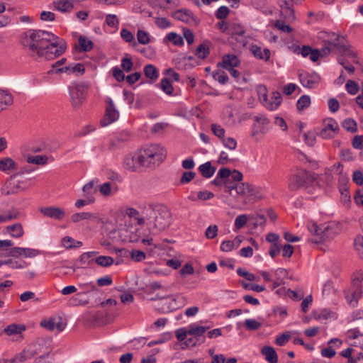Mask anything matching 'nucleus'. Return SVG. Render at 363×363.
<instances>
[{"instance_id": "obj_1", "label": "nucleus", "mask_w": 363, "mask_h": 363, "mask_svg": "<svg viewBox=\"0 0 363 363\" xmlns=\"http://www.w3.org/2000/svg\"><path fill=\"white\" fill-rule=\"evenodd\" d=\"M21 44L30 56L47 60L58 57L67 49L66 42L63 39L43 30H30L25 33Z\"/></svg>"}, {"instance_id": "obj_2", "label": "nucleus", "mask_w": 363, "mask_h": 363, "mask_svg": "<svg viewBox=\"0 0 363 363\" xmlns=\"http://www.w3.org/2000/svg\"><path fill=\"white\" fill-rule=\"evenodd\" d=\"M145 223L150 233L157 235L166 230L170 225L171 213L167 206L162 204L145 205L142 209Z\"/></svg>"}, {"instance_id": "obj_3", "label": "nucleus", "mask_w": 363, "mask_h": 363, "mask_svg": "<svg viewBox=\"0 0 363 363\" xmlns=\"http://www.w3.org/2000/svg\"><path fill=\"white\" fill-rule=\"evenodd\" d=\"M143 164L145 167H150L160 164L167 155L166 150L159 144H152L141 149L138 152Z\"/></svg>"}, {"instance_id": "obj_4", "label": "nucleus", "mask_w": 363, "mask_h": 363, "mask_svg": "<svg viewBox=\"0 0 363 363\" xmlns=\"http://www.w3.org/2000/svg\"><path fill=\"white\" fill-rule=\"evenodd\" d=\"M312 175L304 169H298L289 177L288 188L295 191L303 187L312 180Z\"/></svg>"}, {"instance_id": "obj_5", "label": "nucleus", "mask_w": 363, "mask_h": 363, "mask_svg": "<svg viewBox=\"0 0 363 363\" xmlns=\"http://www.w3.org/2000/svg\"><path fill=\"white\" fill-rule=\"evenodd\" d=\"M18 174H14L5 182L1 189V194L4 196L16 194L25 191L28 187L23 181H16L15 177Z\"/></svg>"}, {"instance_id": "obj_6", "label": "nucleus", "mask_w": 363, "mask_h": 363, "mask_svg": "<svg viewBox=\"0 0 363 363\" xmlns=\"http://www.w3.org/2000/svg\"><path fill=\"white\" fill-rule=\"evenodd\" d=\"M339 130L337 122L332 118H328L323 121V128L317 130L315 134L323 139H330L336 135Z\"/></svg>"}, {"instance_id": "obj_7", "label": "nucleus", "mask_w": 363, "mask_h": 363, "mask_svg": "<svg viewBox=\"0 0 363 363\" xmlns=\"http://www.w3.org/2000/svg\"><path fill=\"white\" fill-rule=\"evenodd\" d=\"M308 230L315 235L318 237V240H315L314 242H319L326 239H330L333 237V225H328L321 229L315 223L308 222L307 225ZM313 242V240H312Z\"/></svg>"}, {"instance_id": "obj_8", "label": "nucleus", "mask_w": 363, "mask_h": 363, "mask_svg": "<svg viewBox=\"0 0 363 363\" xmlns=\"http://www.w3.org/2000/svg\"><path fill=\"white\" fill-rule=\"evenodd\" d=\"M298 79L301 84L306 88L315 89L320 82L321 78L319 74L315 72H308L306 71H301L298 73Z\"/></svg>"}, {"instance_id": "obj_9", "label": "nucleus", "mask_w": 363, "mask_h": 363, "mask_svg": "<svg viewBox=\"0 0 363 363\" xmlns=\"http://www.w3.org/2000/svg\"><path fill=\"white\" fill-rule=\"evenodd\" d=\"M245 34V30L242 24L237 23L230 24L228 35L238 42L239 47H245L247 43Z\"/></svg>"}, {"instance_id": "obj_10", "label": "nucleus", "mask_w": 363, "mask_h": 363, "mask_svg": "<svg viewBox=\"0 0 363 363\" xmlns=\"http://www.w3.org/2000/svg\"><path fill=\"white\" fill-rule=\"evenodd\" d=\"M106 111L104 118L101 121L102 126H106L116 121L119 116L118 111L116 109L114 103L111 98L106 99Z\"/></svg>"}, {"instance_id": "obj_11", "label": "nucleus", "mask_w": 363, "mask_h": 363, "mask_svg": "<svg viewBox=\"0 0 363 363\" xmlns=\"http://www.w3.org/2000/svg\"><path fill=\"white\" fill-rule=\"evenodd\" d=\"M72 105L74 108H79L85 99L84 89L82 85L74 84L69 87Z\"/></svg>"}, {"instance_id": "obj_12", "label": "nucleus", "mask_w": 363, "mask_h": 363, "mask_svg": "<svg viewBox=\"0 0 363 363\" xmlns=\"http://www.w3.org/2000/svg\"><path fill=\"white\" fill-rule=\"evenodd\" d=\"M269 120L264 115L256 116L252 127L251 136L256 138L259 134H265L268 131Z\"/></svg>"}, {"instance_id": "obj_13", "label": "nucleus", "mask_w": 363, "mask_h": 363, "mask_svg": "<svg viewBox=\"0 0 363 363\" xmlns=\"http://www.w3.org/2000/svg\"><path fill=\"white\" fill-rule=\"evenodd\" d=\"M123 167L128 171L137 172L143 167V162L138 152L135 155H128L123 160Z\"/></svg>"}, {"instance_id": "obj_14", "label": "nucleus", "mask_w": 363, "mask_h": 363, "mask_svg": "<svg viewBox=\"0 0 363 363\" xmlns=\"http://www.w3.org/2000/svg\"><path fill=\"white\" fill-rule=\"evenodd\" d=\"M174 18L189 24L190 26H197L199 21L194 17L192 12L188 9L177 10L172 14Z\"/></svg>"}, {"instance_id": "obj_15", "label": "nucleus", "mask_w": 363, "mask_h": 363, "mask_svg": "<svg viewBox=\"0 0 363 363\" xmlns=\"http://www.w3.org/2000/svg\"><path fill=\"white\" fill-rule=\"evenodd\" d=\"M362 287L352 286L345 291V298L352 307H356L358 305V301L362 298Z\"/></svg>"}, {"instance_id": "obj_16", "label": "nucleus", "mask_w": 363, "mask_h": 363, "mask_svg": "<svg viewBox=\"0 0 363 363\" xmlns=\"http://www.w3.org/2000/svg\"><path fill=\"white\" fill-rule=\"evenodd\" d=\"M40 211L45 216L55 220H62L65 216L62 208L54 206L41 208Z\"/></svg>"}, {"instance_id": "obj_17", "label": "nucleus", "mask_w": 363, "mask_h": 363, "mask_svg": "<svg viewBox=\"0 0 363 363\" xmlns=\"http://www.w3.org/2000/svg\"><path fill=\"white\" fill-rule=\"evenodd\" d=\"M282 97L279 91H273L270 98L266 100L262 104L269 111H275L281 105Z\"/></svg>"}, {"instance_id": "obj_18", "label": "nucleus", "mask_w": 363, "mask_h": 363, "mask_svg": "<svg viewBox=\"0 0 363 363\" xmlns=\"http://www.w3.org/2000/svg\"><path fill=\"white\" fill-rule=\"evenodd\" d=\"M240 64V61L235 55L228 54L223 57L222 62H218L217 66L225 69H228L232 67H238Z\"/></svg>"}, {"instance_id": "obj_19", "label": "nucleus", "mask_w": 363, "mask_h": 363, "mask_svg": "<svg viewBox=\"0 0 363 363\" xmlns=\"http://www.w3.org/2000/svg\"><path fill=\"white\" fill-rule=\"evenodd\" d=\"M13 103V95L6 90L0 89V112L7 109Z\"/></svg>"}, {"instance_id": "obj_20", "label": "nucleus", "mask_w": 363, "mask_h": 363, "mask_svg": "<svg viewBox=\"0 0 363 363\" xmlns=\"http://www.w3.org/2000/svg\"><path fill=\"white\" fill-rule=\"evenodd\" d=\"M231 171L228 168L223 167L218 170L216 178L211 182V184L216 186H223L225 181L230 177Z\"/></svg>"}, {"instance_id": "obj_21", "label": "nucleus", "mask_w": 363, "mask_h": 363, "mask_svg": "<svg viewBox=\"0 0 363 363\" xmlns=\"http://www.w3.org/2000/svg\"><path fill=\"white\" fill-rule=\"evenodd\" d=\"M250 50L253 55L259 60L267 61L270 58V50L267 48L262 50L261 47L252 45Z\"/></svg>"}, {"instance_id": "obj_22", "label": "nucleus", "mask_w": 363, "mask_h": 363, "mask_svg": "<svg viewBox=\"0 0 363 363\" xmlns=\"http://www.w3.org/2000/svg\"><path fill=\"white\" fill-rule=\"evenodd\" d=\"M53 6L55 9L62 13L70 12L74 7L73 2L70 0H57L53 2Z\"/></svg>"}, {"instance_id": "obj_23", "label": "nucleus", "mask_w": 363, "mask_h": 363, "mask_svg": "<svg viewBox=\"0 0 363 363\" xmlns=\"http://www.w3.org/2000/svg\"><path fill=\"white\" fill-rule=\"evenodd\" d=\"M261 353L264 356L269 363H277L278 355L275 350L271 346H264L261 350Z\"/></svg>"}, {"instance_id": "obj_24", "label": "nucleus", "mask_w": 363, "mask_h": 363, "mask_svg": "<svg viewBox=\"0 0 363 363\" xmlns=\"http://www.w3.org/2000/svg\"><path fill=\"white\" fill-rule=\"evenodd\" d=\"M84 70H85V69H84V66L83 64L77 63L74 65H67V66H65L61 68H59V69H57V70L56 72H60V73L65 72V73H68V74L78 72V73H80L82 74H84Z\"/></svg>"}, {"instance_id": "obj_25", "label": "nucleus", "mask_w": 363, "mask_h": 363, "mask_svg": "<svg viewBox=\"0 0 363 363\" xmlns=\"http://www.w3.org/2000/svg\"><path fill=\"white\" fill-rule=\"evenodd\" d=\"M86 292H79L72 296L69 303L72 306H86L89 303V300L84 297Z\"/></svg>"}, {"instance_id": "obj_26", "label": "nucleus", "mask_w": 363, "mask_h": 363, "mask_svg": "<svg viewBox=\"0 0 363 363\" xmlns=\"http://www.w3.org/2000/svg\"><path fill=\"white\" fill-rule=\"evenodd\" d=\"M6 230L13 238H19L24 234L23 226L21 223H17L6 228Z\"/></svg>"}, {"instance_id": "obj_27", "label": "nucleus", "mask_w": 363, "mask_h": 363, "mask_svg": "<svg viewBox=\"0 0 363 363\" xmlns=\"http://www.w3.org/2000/svg\"><path fill=\"white\" fill-rule=\"evenodd\" d=\"M247 197L250 198L252 202L259 201L264 197L262 189L259 186H255L251 184L249 189V193L247 194Z\"/></svg>"}, {"instance_id": "obj_28", "label": "nucleus", "mask_w": 363, "mask_h": 363, "mask_svg": "<svg viewBox=\"0 0 363 363\" xmlns=\"http://www.w3.org/2000/svg\"><path fill=\"white\" fill-rule=\"evenodd\" d=\"M16 163L11 157H3L0 160V171L8 173L16 169Z\"/></svg>"}, {"instance_id": "obj_29", "label": "nucleus", "mask_w": 363, "mask_h": 363, "mask_svg": "<svg viewBox=\"0 0 363 363\" xmlns=\"http://www.w3.org/2000/svg\"><path fill=\"white\" fill-rule=\"evenodd\" d=\"M96 254L97 252L94 251L84 252L80 255L77 262L82 265V267H84L83 265H91L95 262V258L94 257Z\"/></svg>"}, {"instance_id": "obj_30", "label": "nucleus", "mask_w": 363, "mask_h": 363, "mask_svg": "<svg viewBox=\"0 0 363 363\" xmlns=\"http://www.w3.org/2000/svg\"><path fill=\"white\" fill-rule=\"evenodd\" d=\"M126 214L131 218H133L136 220V223L139 225H143L145 223V215L141 213L142 215H140V212L133 208H128L126 210Z\"/></svg>"}, {"instance_id": "obj_31", "label": "nucleus", "mask_w": 363, "mask_h": 363, "mask_svg": "<svg viewBox=\"0 0 363 363\" xmlns=\"http://www.w3.org/2000/svg\"><path fill=\"white\" fill-rule=\"evenodd\" d=\"M37 354L35 351L23 350L21 352L16 354L15 357L11 359V363L23 362L28 359L32 358Z\"/></svg>"}, {"instance_id": "obj_32", "label": "nucleus", "mask_w": 363, "mask_h": 363, "mask_svg": "<svg viewBox=\"0 0 363 363\" xmlns=\"http://www.w3.org/2000/svg\"><path fill=\"white\" fill-rule=\"evenodd\" d=\"M209 328V327L200 326L195 324H191L189 325V335L199 337L200 340H202L203 337V334L206 332V330Z\"/></svg>"}, {"instance_id": "obj_33", "label": "nucleus", "mask_w": 363, "mask_h": 363, "mask_svg": "<svg viewBox=\"0 0 363 363\" xmlns=\"http://www.w3.org/2000/svg\"><path fill=\"white\" fill-rule=\"evenodd\" d=\"M199 170L205 178H211L216 172V168L211 166L210 162H206L199 166Z\"/></svg>"}, {"instance_id": "obj_34", "label": "nucleus", "mask_w": 363, "mask_h": 363, "mask_svg": "<svg viewBox=\"0 0 363 363\" xmlns=\"http://www.w3.org/2000/svg\"><path fill=\"white\" fill-rule=\"evenodd\" d=\"M78 44L80 52H88L92 50L94 46V43L91 40H89L87 38L82 35L79 36L78 39Z\"/></svg>"}, {"instance_id": "obj_35", "label": "nucleus", "mask_w": 363, "mask_h": 363, "mask_svg": "<svg viewBox=\"0 0 363 363\" xmlns=\"http://www.w3.org/2000/svg\"><path fill=\"white\" fill-rule=\"evenodd\" d=\"M24 330L26 327L23 324H11L4 329V333L8 335H13L21 334Z\"/></svg>"}, {"instance_id": "obj_36", "label": "nucleus", "mask_w": 363, "mask_h": 363, "mask_svg": "<svg viewBox=\"0 0 363 363\" xmlns=\"http://www.w3.org/2000/svg\"><path fill=\"white\" fill-rule=\"evenodd\" d=\"M95 218H96L95 215L92 213L80 212V213H75L72 214L70 218L73 223H78L81 220H91Z\"/></svg>"}, {"instance_id": "obj_37", "label": "nucleus", "mask_w": 363, "mask_h": 363, "mask_svg": "<svg viewBox=\"0 0 363 363\" xmlns=\"http://www.w3.org/2000/svg\"><path fill=\"white\" fill-rule=\"evenodd\" d=\"M143 72L146 77L155 81L159 77V72L157 67L152 65H147L144 67Z\"/></svg>"}, {"instance_id": "obj_38", "label": "nucleus", "mask_w": 363, "mask_h": 363, "mask_svg": "<svg viewBox=\"0 0 363 363\" xmlns=\"http://www.w3.org/2000/svg\"><path fill=\"white\" fill-rule=\"evenodd\" d=\"M329 45H332L333 48H337L340 52H345L347 50L345 39L339 35L337 36L335 42H329Z\"/></svg>"}, {"instance_id": "obj_39", "label": "nucleus", "mask_w": 363, "mask_h": 363, "mask_svg": "<svg viewBox=\"0 0 363 363\" xmlns=\"http://www.w3.org/2000/svg\"><path fill=\"white\" fill-rule=\"evenodd\" d=\"M311 104V97L308 95H302L296 102V108L298 111H303L310 106Z\"/></svg>"}, {"instance_id": "obj_40", "label": "nucleus", "mask_w": 363, "mask_h": 363, "mask_svg": "<svg viewBox=\"0 0 363 363\" xmlns=\"http://www.w3.org/2000/svg\"><path fill=\"white\" fill-rule=\"evenodd\" d=\"M210 53L209 46L206 43H202L198 46L195 51V55L199 58L204 60Z\"/></svg>"}, {"instance_id": "obj_41", "label": "nucleus", "mask_w": 363, "mask_h": 363, "mask_svg": "<svg viewBox=\"0 0 363 363\" xmlns=\"http://www.w3.org/2000/svg\"><path fill=\"white\" fill-rule=\"evenodd\" d=\"M204 341L205 337H202V340H200V337L193 336L186 339V340L182 343V348L185 349L189 347H194L197 345H201L204 342Z\"/></svg>"}, {"instance_id": "obj_42", "label": "nucleus", "mask_w": 363, "mask_h": 363, "mask_svg": "<svg viewBox=\"0 0 363 363\" xmlns=\"http://www.w3.org/2000/svg\"><path fill=\"white\" fill-rule=\"evenodd\" d=\"M95 262L101 267H108L112 265L114 262L113 257L110 256H99L95 258Z\"/></svg>"}, {"instance_id": "obj_43", "label": "nucleus", "mask_w": 363, "mask_h": 363, "mask_svg": "<svg viewBox=\"0 0 363 363\" xmlns=\"http://www.w3.org/2000/svg\"><path fill=\"white\" fill-rule=\"evenodd\" d=\"M336 293V289L334 286V284L332 281H327L323 287L322 294L323 296L328 297Z\"/></svg>"}, {"instance_id": "obj_44", "label": "nucleus", "mask_w": 363, "mask_h": 363, "mask_svg": "<svg viewBox=\"0 0 363 363\" xmlns=\"http://www.w3.org/2000/svg\"><path fill=\"white\" fill-rule=\"evenodd\" d=\"M165 39L172 43L174 45L181 46L184 45L182 37L174 32L168 33L166 35Z\"/></svg>"}, {"instance_id": "obj_45", "label": "nucleus", "mask_w": 363, "mask_h": 363, "mask_svg": "<svg viewBox=\"0 0 363 363\" xmlns=\"http://www.w3.org/2000/svg\"><path fill=\"white\" fill-rule=\"evenodd\" d=\"M342 125L346 130L351 133H355L357 130V124L356 121L350 118L345 119Z\"/></svg>"}, {"instance_id": "obj_46", "label": "nucleus", "mask_w": 363, "mask_h": 363, "mask_svg": "<svg viewBox=\"0 0 363 363\" xmlns=\"http://www.w3.org/2000/svg\"><path fill=\"white\" fill-rule=\"evenodd\" d=\"M212 76L216 81H218L221 84H225L229 79L228 74L221 70L214 72Z\"/></svg>"}, {"instance_id": "obj_47", "label": "nucleus", "mask_w": 363, "mask_h": 363, "mask_svg": "<svg viewBox=\"0 0 363 363\" xmlns=\"http://www.w3.org/2000/svg\"><path fill=\"white\" fill-rule=\"evenodd\" d=\"M160 84V88L165 94L167 95L172 94L174 89L170 81L167 78L164 77L162 79Z\"/></svg>"}, {"instance_id": "obj_48", "label": "nucleus", "mask_w": 363, "mask_h": 363, "mask_svg": "<svg viewBox=\"0 0 363 363\" xmlns=\"http://www.w3.org/2000/svg\"><path fill=\"white\" fill-rule=\"evenodd\" d=\"M27 162L31 164H45L48 162V157L45 155L29 156Z\"/></svg>"}, {"instance_id": "obj_49", "label": "nucleus", "mask_w": 363, "mask_h": 363, "mask_svg": "<svg viewBox=\"0 0 363 363\" xmlns=\"http://www.w3.org/2000/svg\"><path fill=\"white\" fill-rule=\"evenodd\" d=\"M291 338V333L289 331H286L283 334L278 335L275 339L276 345L279 346L285 345Z\"/></svg>"}, {"instance_id": "obj_50", "label": "nucleus", "mask_w": 363, "mask_h": 363, "mask_svg": "<svg viewBox=\"0 0 363 363\" xmlns=\"http://www.w3.org/2000/svg\"><path fill=\"white\" fill-rule=\"evenodd\" d=\"M257 91L258 95V99L262 104L264 102H266V100L268 99L267 89L264 85H259L257 87Z\"/></svg>"}, {"instance_id": "obj_51", "label": "nucleus", "mask_w": 363, "mask_h": 363, "mask_svg": "<svg viewBox=\"0 0 363 363\" xmlns=\"http://www.w3.org/2000/svg\"><path fill=\"white\" fill-rule=\"evenodd\" d=\"M281 15L284 16V18H287L289 19L294 20V10L288 5L287 3L285 4V6H281Z\"/></svg>"}, {"instance_id": "obj_52", "label": "nucleus", "mask_w": 363, "mask_h": 363, "mask_svg": "<svg viewBox=\"0 0 363 363\" xmlns=\"http://www.w3.org/2000/svg\"><path fill=\"white\" fill-rule=\"evenodd\" d=\"M130 257L135 262H139L145 259L146 254L143 251L139 250H133L130 252Z\"/></svg>"}, {"instance_id": "obj_53", "label": "nucleus", "mask_w": 363, "mask_h": 363, "mask_svg": "<svg viewBox=\"0 0 363 363\" xmlns=\"http://www.w3.org/2000/svg\"><path fill=\"white\" fill-rule=\"evenodd\" d=\"M82 191L84 194V196L89 198L96 191V189L94 188V181H90L87 184H86L82 189Z\"/></svg>"}, {"instance_id": "obj_54", "label": "nucleus", "mask_w": 363, "mask_h": 363, "mask_svg": "<svg viewBox=\"0 0 363 363\" xmlns=\"http://www.w3.org/2000/svg\"><path fill=\"white\" fill-rule=\"evenodd\" d=\"M261 323L255 319H246L245 326L248 330H256L261 327Z\"/></svg>"}, {"instance_id": "obj_55", "label": "nucleus", "mask_w": 363, "mask_h": 363, "mask_svg": "<svg viewBox=\"0 0 363 363\" xmlns=\"http://www.w3.org/2000/svg\"><path fill=\"white\" fill-rule=\"evenodd\" d=\"M138 41L143 45H146L150 42L149 34L142 30H138L137 32Z\"/></svg>"}, {"instance_id": "obj_56", "label": "nucleus", "mask_w": 363, "mask_h": 363, "mask_svg": "<svg viewBox=\"0 0 363 363\" xmlns=\"http://www.w3.org/2000/svg\"><path fill=\"white\" fill-rule=\"evenodd\" d=\"M250 185V184L247 182H242L238 184V187H236L238 194L247 196V193H249Z\"/></svg>"}, {"instance_id": "obj_57", "label": "nucleus", "mask_w": 363, "mask_h": 363, "mask_svg": "<svg viewBox=\"0 0 363 363\" xmlns=\"http://www.w3.org/2000/svg\"><path fill=\"white\" fill-rule=\"evenodd\" d=\"M230 13L229 9L225 6H222L216 11V17L218 19L223 20L227 18Z\"/></svg>"}, {"instance_id": "obj_58", "label": "nucleus", "mask_w": 363, "mask_h": 363, "mask_svg": "<svg viewBox=\"0 0 363 363\" xmlns=\"http://www.w3.org/2000/svg\"><path fill=\"white\" fill-rule=\"evenodd\" d=\"M363 273L356 272L352 276V286L362 287Z\"/></svg>"}, {"instance_id": "obj_59", "label": "nucleus", "mask_w": 363, "mask_h": 363, "mask_svg": "<svg viewBox=\"0 0 363 363\" xmlns=\"http://www.w3.org/2000/svg\"><path fill=\"white\" fill-rule=\"evenodd\" d=\"M19 212L12 211L9 212L6 215H0V223L7 222L9 220L17 219L19 217Z\"/></svg>"}, {"instance_id": "obj_60", "label": "nucleus", "mask_w": 363, "mask_h": 363, "mask_svg": "<svg viewBox=\"0 0 363 363\" xmlns=\"http://www.w3.org/2000/svg\"><path fill=\"white\" fill-rule=\"evenodd\" d=\"M345 86L347 91L352 95L356 94L359 91V86L357 84L352 80L347 81Z\"/></svg>"}, {"instance_id": "obj_61", "label": "nucleus", "mask_w": 363, "mask_h": 363, "mask_svg": "<svg viewBox=\"0 0 363 363\" xmlns=\"http://www.w3.org/2000/svg\"><path fill=\"white\" fill-rule=\"evenodd\" d=\"M274 26L277 29H279L284 33H289L292 31L291 27L289 25L286 24L285 22L281 20L277 21L274 23Z\"/></svg>"}, {"instance_id": "obj_62", "label": "nucleus", "mask_w": 363, "mask_h": 363, "mask_svg": "<svg viewBox=\"0 0 363 363\" xmlns=\"http://www.w3.org/2000/svg\"><path fill=\"white\" fill-rule=\"evenodd\" d=\"M99 191L103 196H111L112 194L111 184L110 182H106L103 184L99 187Z\"/></svg>"}, {"instance_id": "obj_63", "label": "nucleus", "mask_w": 363, "mask_h": 363, "mask_svg": "<svg viewBox=\"0 0 363 363\" xmlns=\"http://www.w3.org/2000/svg\"><path fill=\"white\" fill-rule=\"evenodd\" d=\"M128 55L124 57L121 60V67L125 72H130L133 68V62L130 57H127Z\"/></svg>"}, {"instance_id": "obj_64", "label": "nucleus", "mask_w": 363, "mask_h": 363, "mask_svg": "<svg viewBox=\"0 0 363 363\" xmlns=\"http://www.w3.org/2000/svg\"><path fill=\"white\" fill-rule=\"evenodd\" d=\"M247 222V216L245 214L238 216L235 220V227L237 229L242 228Z\"/></svg>"}]
</instances>
